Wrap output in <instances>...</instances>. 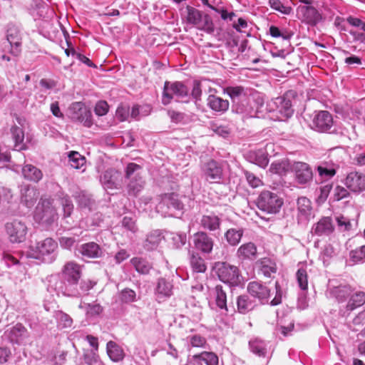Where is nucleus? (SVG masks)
Returning a JSON list of instances; mask_svg holds the SVG:
<instances>
[{
  "instance_id": "nucleus-42",
  "label": "nucleus",
  "mask_w": 365,
  "mask_h": 365,
  "mask_svg": "<svg viewBox=\"0 0 365 365\" xmlns=\"http://www.w3.org/2000/svg\"><path fill=\"white\" fill-rule=\"evenodd\" d=\"M11 133L14 141V148L16 150H26L27 148L24 143V133L21 128L17 125H13L11 128Z\"/></svg>"
},
{
  "instance_id": "nucleus-56",
  "label": "nucleus",
  "mask_w": 365,
  "mask_h": 365,
  "mask_svg": "<svg viewBox=\"0 0 365 365\" xmlns=\"http://www.w3.org/2000/svg\"><path fill=\"white\" fill-rule=\"evenodd\" d=\"M197 29L209 34H213L215 32V25L211 16L205 14Z\"/></svg>"
},
{
  "instance_id": "nucleus-48",
  "label": "nucleus",
  "mask_w": 365,
  "mask_h": 365,
  "mask_svg": "<svg viewBox=\"0 0 365 365\" xmlns=\"http://www.w3.org/2000/svg\"><path fill=\"white\" fill-rule=\"evenodd\" d=\"M130 262L135 270L142 274H148L152 269L151 264L141 257H133Z\"/></svg>"
},
{
  "instance_id": "nucleus-11",
  "label": "nucleus",
  "mask_w": 365,
  "mask_h": 365,
  "mask_svg": "<svg viewBox=\"0 0 365 365\" xmlns=\"http://www.w3.org/2000/svg\"><path fill=\"white\" fill-rule=\"evenodd\" d=\"M6 36L11 47L10 53L14 56H18L21 51L22 40L19 26L12 22L9 23L6 26Z\"/></svg>"
},
{
  "instance_id": "nucleus-58",
  "label": "nucleus",
  "mask_w": 365,
  "mask_h": 365,
  "mask_svg": "<svg viewBox=\"0 0 365 365\" xmlns=\"http://www.w3.org/2000/svg\"><path fill=\"white\" fill-rule=\"evenodd\" d=\"M69 163L75 169L81 168L86 163V158L78 152L72 151L68 155Z\"/></svg>"
},
{
  "instance_id": "nucleus-22",
  "label": "nucleus",
  "mask_w": 365,
  "mask_h": 365,
  "mask_svg": "<svg viewBox=\"0 0 365 365\" xmlns=\"http://www.w3.org/2000/svg\"><path fill=\"white\" fill-rule=\"evenodd\" d=\"M4 334L11 343L19 344L28 336V331L22 324L17 323L14 327L6 329Z\"/></svg>"
},
{
  "instance_id": "nucleus-8",
  "label": "nucleus",
  "mask_w": 365,
  "mask_h": 365,
  "mask_svg": "<svg viewBox=\"0 0 365 365\" xmlns=\"http://www.w3.org/2000/svg\"><path fill=\"white\" fill-rule=\"evenodd\" d=\"M283 204L278 195L269 190L261 192L257 199V206L261 211L267 214H276Z\"/></svg>"
},
{
  "instance_id": "nucleus-32",
  "label": "nucleus",
  "mask_w": 365,
  "mask_h": 365,
  "mask_svg": "<svg viewBox=\"0 0 365 365\" xmlns=\"http://www.w3.org/2000/svg\"><path fill=\"white\" fill-rule=\"evenodd\" d=\"M237 310L240 314H246L252 311L256 307L257 303L250 294H241L236 299Z\"/></svg>"
},
{
  "instance_id": "nucleus-16",
  "label": "nucleus",
  "mask_w": 365,
  "mask_h": 365,
  "mask_svg": "<svg viewBox=\"0 0 365 365\" xmlns=\"http://www.w3.org/2000/svg\"><path fill=\"white\" fill-rule=\"evenodd\" d=\"M332 126L333 118L329 111L320 110L314 115L312 119V128L317 132H329Z\"/></svg>"
},
{
  "instance_id": "nucleus-37",
  "label": "nucleus",
  "mask_w": 365,
  "mask_h": 365,
  "mask_svg": "<svg viewBox=\"0 0 365 365\" xmlns=\"http://www.w3.org/2000/svg\"><path fill=\"white\" fill-rule=\"evenodd\" d=\"M24 178L34 182H39L43 178L42 171L31 164H26L22 168L21 170Z\"/></svg>"
},
{
  "instance_id": "nucleus-33",
  "label": "nucleus",
  "mask_w": 365,
  "mask_h": 365,
  "mask_svg": "<svg viewBox=\"0 0 365 365\" xmlns=\"http://www.w3.org/2000/svg\"><path fill=\"white\" fill-rule=\"evenodd\" d=\"M222 220L214 213L203 215L200 220V227L210 232H215L220 228Z\"/></svg>"
},
{
  "instance_id": "nucleus-1",
  "label": "nucleus",
  "mask_w": 365,
  "mask_h": 365,
  "mask_svg": "<svg viewBox=\"0 0 365 365\" xmlns=\"http://www.w3.org/2000/svg\"><path fill=\"white\" fill-rule=\"evenodd\" d=\"M83 265L74 260L66 262L61 268V279L55 283V289L64 296L78 297L91 289L96 282L81 280Z\"/></svg>"
},
{
  "instance_id": "nucleus-30",
  "label": "nucleus",
  "mask_w": 365,
  "mask_h": 365,
  "mask_svg": "<svg viewBox=\"0 0 365 365\" xmlns=\"http://www.w3.org/2000/svg\"><path fill=\"white\" fill-rule=\"evenodd\" d=\"M185 313L187 317L194 322H198L202 317V307L194 297H190L186 301Z\"/></svg>"
},
{
  "instance_id": "nucleus-6",
  "label": "nucleus",
  "mask_w": 365,
  "mask_h": 365,
  "mask_svg": "<svg viewBox=\"0 0 365 365\" xmlns=\"http://www.w3.org/2000/svg\"><path fill=\"white\" fill-rule=\"evenodd\" d=\"M188 97L189 89L182 81L165 82L162 94V103L164 106L170 103L174 98L180 101Z\"/></svg>"
},
{
  "instance_id": "nucleus-36",
  "label": "nucleus",
  "mask_w": 365,
  "mask_h": 365,
  "mask_svg": "<svg viewBox=\"0 0 365 365\" xmlns=\"http://www.w3.org/2000/svg\"><path fill=\"white\" fill-rule=\"evenodd\" d=\"M194 363L198 365H218L219 357L212 351H202L200 354L192 356Z\"/></svg>"
},
{
  "instance_id": "nucleus-7",
  "label": "nucleus",
  "mask_w": 365,
  "mask_h": 365,
  "mask_svg": "<svg viewBox=\"0 0 365 365\" xmlns=\"http://www.w3.org/2000/svg\"><path fill=\"white\" fill-rule=\"evenodd\" d=\"M34 218L39 224L51 225L57 220L58 213L50 200L41 199L36 207Z\"/></svg>"
},
{
  "instance_id": "nucleus-29",
  "label": "nucleus",
  "mask_w": 365,
  "mask_h": 365,
  "mask_svg": "<svg viewBox=\"0 0 365 365\" xmlns=\"http://www.w3.org/2000/svg\"><path fill=\"white\" fill-rule=\"evenodd\" d=\"M207 105L212 111L219 114L225 113L230 107V103L227 100L213 94L208 96Z\"/></svg>"
},
{
  "instance_id": "nucleus-26",
  "label": "nucleus",
  "mask_w": 365,
  "mask_h": 365,
  "mask_svg": "<svg viewBox=\"0 0 365 365\" xmlns=\"http://www.w3.org/2000/svg\"><path fill=\"white\" fill-rule=\"evenodd\" d=\"M38 196L39 192L35 187L25 185L21 188V202L27 207H32Z\"/></svg>"
},
{
  "instance_id": "nucleus-19",
  "label": "nucleus",
  "mask_w": 365,
  "mask_h": 365,
  "mask_svg": "<svg viewBox=\"0 0 365 365\" xmlns=\"http://www.w3.org/2000/svg\"><path fill=\"white\" fill-rule=\"evenodd\" d=\"M193 244L197 251L203 254H210L213 249L214 240L207 232L200 231L194 234Z\"/></svg>"
},
{
  "instance_id": "nucleus-45",
  "label": "nucleus",
  "mask_w": 365,
  "mask_h": 365,
  "mask_svg": "<svg viewBox=\"0 0 365 365\" xmlns=\"http://www.w3.org/2000/svg\"><path fill=\"white\" fill-rule=\"evenodd\" d=\"M215 304L217 307L226 312L228 311L227 306V294L222 285L218 284L214 289Z\"/></svg>"
},
{
  "instance_id": "nucleus-10",
  "label": "nucleus",
  "mask_w": 365,
  "mask_h": 365,
  "mask_svg": "<svg viewBox=\"0 0 365 365\" xmlns=\"http://www.w3.org/2000/svg\"><path fill=\"white\" fill-rule=\"evenodd\" d=\"M70 118L74 122L82 123L86 128L93 125L92 113L82 103L75 102L69 108Z\"/></svg>"
},
{
  "instance_id": "nucleus-12",
  "label": "nucleus",
  "mask_w": 365,
  "mask_h": 365,
  "mask_svg": "<svg viewBox=\"0 0 365 365\" xmlns=\"http://www.w3.org/2000/svg\"><path fill=\"white\" fill-rule=\"evenodd\" d=\"M297 96V93L295 91L289 90L285 92L282 96L276 98L275 103L277 110L284 118H289L293 115L292 103Z\"/></svg>"
},
{
  "instance_id": "nucleus-43",
  "label": "nucleus",
  "mask_w": 365,
  "mask_h": 365,
  "mask_svg": "<svg viewBox=\"0 0 365 365\" xmlns=\"http://www.w3.org/2000/svg\"><path fill=\"white\" fill-rule=\"evenodd\" d=\"M58 197L60 205L63 209V218L71 217L73 212L74 205L70 196L63 192H61L58 194Z\"/></svg>"
},
{
  "instance_id": "nucleus-20",
  "label": "nucleus",
  "mask_w": 365,
  "mask_h": 365,
  "mask_svg": "<svg viewBox=\"0 0 365 365\" xmlns=\"http://www.w3.org/2000/svg\"><path fill=\"white\" fill-rule=\"evenodd\" d=\"M297 222L299 224H307L310 220L312 213V202L306 197L297 199Z\"/></svg>"
},
{
  "instance_id": "nucleus-39",
  "label": "nucleus",
  "mask_w": 365,
  "mask_h": 365,
  "mask_svg": "<svg viewBox=\"0 0 365 365\" xmlns=\"http://www.w3.org/2000/svg\"><path fill=\"white\" fill-rule=\"evenodd\" d=\"M339 168L334 163L329 162H322L317 166V171L322 180H327L334 177L336 173V170Z\"/></svg>"
},
{
  "instance_id": "nucleus-15",
  "label": "nucleus",
  "mask_w": 365,
  "mask_h": 365,
  "mask_svg": "<svg viewBox=\"0 0 365 365\" xmlns=\"http://www.w3.org/2000/svg\"><path fill=\"white\" fill-rule=\"evenodd\" d=\"M174 284L173 279L160 277L157 279L154 289L156 300L162 302L173 295Z\"/></svg>"
},
{
  "instance_id": "nucleus-64",
  "label": "nucleus",
  "mask_w": 365,
  "mask_h": 365,
  "mask_svg": "<svg viewBox=\"0 0 365 365\" xmlns=\"http://www.w3.org/2000/svg\"><path fill=\"white\" fill-rule=\"evenodd\" d=\"M269 4L272 9L284 14H289L292 11L291 7L284 6L280 0H269Z\"/></svg>"
},
{
  "instance_id": "nucleus-4",
  "label": "nucleus",
  "mask_w": 365,
  "mask_h": 365,
  "mask_svg": "<svg viewBox=\"0 0 365 365\" xmlns=\"http://www.w3.org/2000/svg\"><path fill=\"white\" fill-rule=\"evenodd\" d=\"M215 273L218 279L230 287H236L241 285L243 277L240 269L225 262H218L215 266Z\"/></svg>"
},
{
  "instance_id": "nucleus-52",
  "label": "nucleus",
  "mask_w": 365,
  "mask_h": 365,
  "mask_svg": "<svg viewBox=\"0 0 365 365\" xmlns=\"http://www.w3.org/2000/svg\"><path fill=\"white\" fill-rule=\"evenodd\" d=\"M289 168L287 160H282L273 162L269 167V172L279 175H285Z\"/></svg>"
},
{
  "instance_id": "nucleus-17",
  "label": "nucleus",
  "mask_w": 365,
  "mask_h": 365,
  "mask_svg": "<svg viewBox=\"0 0 365 365\" xmlns=\"http://www.w3.org/2000/svg\"><path fill=\"white\" fill-rule=\"evenodd\" d=\"M344 183L350 192L359 194L365 190V175L356 171L351 172L346 175Z\"/></svg>"
},
{
  "instance_id": "nucleus-9",
  "label": "nucleus",
  "mask_w": 365,
  "mask_h": 365,
  "mask_svg": "<svg viewBox=\"0 0 365 365\" xmlns=\"http://www.w3.org/2000/svg\"><path fill=\"white\" fill-rule=\"evenodd\" d=\"M159 202L156 205L158 212L164 216L173 215V210H182L184 208V204L180 200L177 193H164L159 196Z\"/></svg>"
},
{
  "instance_id": "nucleus-41",
  "label": "nucleus",
  "mask_w": 365,
  "mask_h": 365,
  "mask_svg": "<svg viewBox=\"0 0 365 365\" xmlns=\"http://www.w3.org/2000/svg\"><path fill=\"white\" fill-rule=\"evenodd\" d=\"M257 264L259 265L260 272L266 277H271L272 274H275L277 272V264L270 258H262L257 262Z\"/></svg>"
},
{
  "instance_id": "nucleus-61",
  "label": "nucleus",
  "mask_w": 365,
  "mask_h": 365,
  "mask_svg": "<svg viewBox=\"0 0 365 365\" xmlns=\"http://www.w3.org/2000/svg\"><path fill=\"white\" fill-rule=\"evenodd\" d=\"M170 240L175 248L179 249L185 245L187 241L186 234L172 232L170 233Z\"/></svg>"
},
{
  "instance_id": "nucleus-62",
  "label": "nucleus",
  "mask_w": 365,
  "mask_h": 365,
  "mask_svg": "<svg viewBox=\"0 0 365 365\" xmlns=\"http://www.w3.org/2000/svg\"><path fill=\"white\" fill-rule=\"evenodd\" d=\"M336 222L337 224L338 230L341 232L349 231L351 230L352 225L350 220L343 215L336 216Z\"/></svg>"
},
{
  "instance_id": "nucleus-60",
  "label": "nucleus",
  "mask_w": 365,
  "mask_h": 365,
  "mask_svg": "<svg viewBox=\"0 0 365 365\" xmlns=\"http://www.w3.org/2000/svg\"><path fill=\"white\" fill-rule=\"evenodd\" d=\"M119 299L121 302L128 304L137 300L136 293L130 288H125L119 293Z\"/></svg>"
},
{
  "instance_id": "nucleus-54",
  "label": "nucleus",
  "mask_w": 365,
  "mask_h": 365,
  "mask_svg": "<svg viewBox=\"0 0 365 365\" xmlns=\"http://www.w3.org/2000/svg\"><path fill=\"white\" fill-rule=\"evenodd\" d=\"M117 175L118 172L115 170L108 169L104 172L101 181L108 188L116 187Z\"/></svg>"
},
{
  "instance_id": "nucleus-3",
  "label": "nucleus",
  "mask_w": 365,
  "mask_h": 365,
  "mask_svg": "<svg viewBox=\"0 0 365 365\" xmlns=\"http://www.w3.org/2000/svg\"><path fill=\"white\" fill-rule=\"evenodd\" d=\"M225 161L210 159L200 165L201 178L209 183H221L225 179Z\"/></svg>"
},
{
  "instance_id": "nucleus-31",
  "label": "nucleus",
  "mask_w": 365,
  "mask_h": 365,
  "mask_svg": "<svg viewBox=\"0 0 365 365\" xmlns=\"http://www.w3.org/2000/svg\"><path fill=\"white\" fill-rule=\"evenodd\" d=\"M237 257L242 261H253L257 257V248L253 242L242 244L237 251Z\"/></svg>"
},
{
  "instance_id": "nucleus-21",
  "label": "nucleus",
  "mask_w": 365,
  "mask_h": 365,
  "mask_svg": "<svg viewBox=\"0 0 365 365\" xmlns=\"http://www.w3.org/2000/svg\"><path fill=\"white\" fill-rule=\"evenodd\" d=\"M298 11L302 14L304 21L309 26H316L323 19L322 14L312 6H299Z\"/></svg>"
},
{
  "instance_id": "nucleus-50",
  "label": "nucleus",
  "mask_w": 365,
  "mask_h": 365,
  "mask_svg": "<svg viewBox=\"0 0 365 365\" xmlns=\"http://www.w3.org/2000/svg\"><path fill=\"white\" fill-rule=\"evenodd\" d=\"M243 235V230L241 229L231 228L225 234L227 242L232 246L237 245Z\"/></svg>"
},
{
  "instance_id": "nucleus-53",
  "label": "nucleus",
  "mask_w": 365,
  "mask_h": 365,
  "mask_svg": "<svg viewBox=\"0 0 365 365\" xmlns=\"http://www.w3.org/2000/svg\"><path fill=\"white\" fill-rule=\"evenodd\" d=\"M349 259L354 264H363L365 262V245L359 246L349 252Z\"/></svg>"
},
{
  "instance_id": "nucleus-51",
  "label": "nucleus",
  "mask_w": 365,
  "mask_h": 365,
  "mask_svg": "<svg viewBox=\"0 0 365 365\" xmlns=\"http://www.w3.org/2000/svg\"><path fill=\"white\" fill-rule=\"evenodd\" d=\"M188 349L192 347L205 348L207 345L205 337L200 334L189 335L186 337Z\"/></svg>"
},
{
  "instance_id": "nucleus-13",
  "label": "nucleus",
  "mask_w": 365,
  "mask_h": 365,
  "mask_svg": "<svg viewBox=\"0 0 365 365\" xmlns=\"http://www.w3.org/2000/svg\"><path fill=\"white\" fill-rule=\"evenodd\" d=\"M292 170L294 173V180L298 184L305 186L312 181V170L307 163L294 162L292 166Z\"/></svg>"
},
{
  "instance_id": "nucleus-63",
  "label": "nucleus",
  "mask_w": 365,
  "mask_h": 365,
  "mask_svg": "<svg viewBox=\"0 0 365 365\" xmlns=\"http://www.w3.org/2000/svg\"><path fill=\"white\" fill-rule=\"evenodd\" d=\"M350 191L346 187L337 185L334 190V199L336 201H339L343 199H346L350 197Z\"/></svg>"
},
{
  "instance_id": "nucleus-38",
  "label": "nucleus",
  "mask_w": 365,
  "mask_h": 365,
  "mask_svg": "<svg viewBox=\"0 0 365 365\" xmlns=\"http://www.w3.org/2000/svg\"><path fill=\"white\" fill-rule=\"evenodd\" d=\"M78 206L81 209H88L91 210L95 205V200L92 198V196L83 190L76 192L73 195Z\"/></svg>"
},
{
  "instance_id": "nucleus-55",
  "label": "nucleus",
  "mask_w": 365,
  "mask_h": 365,
  "mask_svg": "<svg viewBox=\"0 0 365 365\" xmlns=\"http://www.w3.org/2000/svg\"><path fill=\"white\" fill-rule=\"evenodd\" d=\"M226 92L232 99V103L247 96L245 89L242 86L227 87Z\"/></svg>"
},
{
  "instance_id": "nucleus-18",
  "label": "nucleus",
  "mask_w": 365,
  "mask_h": 365,
  "mask_svg": "<svg viewBox=\"0 0 365 365\" xmlns=\"http://www.w3.org/2000/svg\"><path fill=\"white\" fill-rule=\"evenodd\" d=\"M248 293L258 299L261 304H267L270 297V289L261 282L252 281L249 282L247 287Z\"/></svg>"
},
{
  "instance_id": "nucleus-25",
  "label": "nucleus",
  "mask_w": 365,
  "mask_h": 365,
  "mask_svg": "<svg viewBox=\"0 0 365 365\" xmlns=\"http://www.w3.org/2000/svg\"><path fill=\"white\" fill-rule=\"evenodd\" d=\"M245 158L250 163L264 168L269 163L268 153L265 149L249 150L245 155Z\"/></svg>"
},
{
  "instance_id": "nucleus-46",
  "label": "nucleus",
  "mask_w": 365,
  "mask_h": 365,
  "mask_svg": "<svg viewBox=\"0 0 365 365\" xmlns=\"http://www.w3.org/2000/svg\"><path fill=\"white\" fill-rule=\"evenodd\" d=\"M53 317L56 320L58 329H63L71 327L73 319L68 314L61 310H58L54 312Z\"/></svg>"
},
{
  "instance_id": "nucleus-49",
  "label": "nucleus",
  "mask_w": 365,
  "mask_h": 365,
  "mask_svg": "<svg viewBox=\"0 0 365 365\" xmlns=\"http://www.w3.org/2000/svg\"><path fill=\"white\" fill-rule=\"evenodd\" d=\"M350 296L351 297L346 304V309L349 311H353L365 303V292H356Z\"/></svg>"
},
{
  "instance_id": "nucleus-28",
  "label": "nucleus",
  "mask_w": 365,
  "mask_h": 365,
  "mask_svg": "<svg viewBox=\"0 0 365 365\" xmlns=\"http://www.w3.org/2000/svg\"><path fill=\"white\" fill-rule=\"evenodd\" d=\"M248 346L252 354L262 358L267 357L269 351V343L259 337L251 339Z\"/></svg>"
},
{
  "instance_id": "nucleus-14",
  "label": "nucleus",
  "mask_w": 365,
  "mask_h": 365,
  "mask_svg": "<svg viewBox=\"0 0 365 365\" xmlns=\"http://www.w3.org/2000/svg\"><path fill=\"white\" fill-rule=\"evenodd\" d=\"M6 233L12 243H21L26 240L27 227L21 221L14 220L6 225Z\"/></svg>"
},
{
  "instance_id": "nucleus-47",
  "label": "nucleus",
  "mask_w": 365,
  "mask_h": 365,
  "mask_svg": "<svg viewBox=\"0 0 365 365\" xmlns=\"http://www.w3.org/2000/svg\"><path fill=\"white\" fill-rule=\"evenodd\" d=\"M186 9L187 12L186 16L187 22L197 28L205 14L190 6H187Z\"/></svg>"
},
{
  "instance_id": "nucleus-2",
  "label": "nucleus",
  "mask_w": 365,
  "mask_h": 365,
  "mask_svg": "<svg viewBox=\"0 0 365 365\" xmlns=\"http://www.w3.org/2000/svg\"><path fill=\"white\" fill-rule=\"evenodd\" d=\"M58 243L51 237H47L30 247L29 257L44 263H52L57 257Z\"/></svg>"
},
{
  "instance_id": "nucleus-24",
  "label": "nucleus",
  "mask_w": 365,
  "mask_h": 365,
  "mask_svg": "<svg viewBox=\"0 0 365 365\" xmlns=\"http://www.w3.org/2000/svg\"><path fill=\"white\" fill-rule=\"evenodd\" d=\"M77 250L79 254L86 258H101L103 256V249L94 242L82 244L77 248Z\"/></svg>"
},
{
  "instance_id": "nucleus-35",
  "label": "nucleus",
  "mask_w": 365,
  "mask_h": 365,
  "mask_svg": "<svg viewBox=\"0 0 365 365\" xmlns=\"http://www.w3.org/2000/svg\"><path fill=\"white\" fill-rule=\"evenodd\" d=\"M106 352L110 359L113 362L122 361L125 356L123 349L114 341L107 342Z\"/></svg>"
},
{
  "instance_id": "nucleus-40",
  "label": "nucleus",
  "mask_w": 365,
  "mask_h": 365,
  "mask_svg": "<svg viewBox=\"0 0 365 365\" xmlns=\"http://www.w3.org/2000/svg\"><path fill=\"white\" fill-rule=\"evenodd\" d=\"M352 289L349 285H339L330 288V295L339 302H344L351 294Z\"/></svg>"
},
{
  "instance_id": "nucleus-44",
  "label": "nucleus",
  "mask_w": 365,
  "mask_h": 365,
  "mask_svg": "<svg viewBox=\"0 0 365 365\" xmlns=\"http://www.w3.org/2000/svg\"><path fill=\"white\" fill-rule=\"evenodd\" d=\"M190 264L195 272L203 273L207 270L204 259L197 252H190Z\"/></svg>"
},
{
  "instance_id": "nucleus-34",
  "label": "nucleus",
  "mask_w": 365,
  "mask_h": 365,
  "mask_svg": "<svg viewBox=\"0 0 365 365\" xmlns=\"http://www.w3.org/2000/svg\"><path fill=\"white\" fill-rule=\"evenodd\" d=\"M163 239L164 235L162 230H152L147 235L143 242V247L148 251L153 250L158 247Z\"/></svg>"
},
{
  "instance_id": "nucleus-5",
  "label": "nucleus",
  "mask_w": 365,
  "mask_h": 365,
  "mask_svg": "<svg viewBox=\"0 0 365 365\" xmlns=\"http://www.w3.org/2000/svg\"><path fill=\"white\" fill-rule=\"evenodd\" d=\"M141 168L140 165L134 163H130L126 166L125 178L128 180L126 188L130 196H137L144 188L145 182L140 175Z\"/></svg>"
},
{
  "instance_id": "nucleus-27",
  "label": "nucleus",
  "mask_w": 365,
  "mask_h": 365,
  "mask_svg": "<svg viewBox=\"0 0 365 365\" xmlns=\"http://www.w3.org/2000/svg\"><path fill=\"white\" fill-rule=\"evenodd\" d=\"M232 110L236 113L243 115L246 118L255 117L257 114L247 96L232 103Z\"/></svg>"
},
{
  "instance_id": "nucleus-59",
  "label": "nucleus",
  "mask_w": 365,
  "mask_h": 365,
  "mask_svg": "<svg viewBox=\"0 0 365 365\" xmlns=\"http://www.w3.org/2000/svg\"><path fill=\"white\" fill-rule=\"evenodd\" d=\"M297 280L299 287L302 290H307L308 289V274L305 267L298 269L296 273Z\"/></svg>"
},
{
  "instance_id": "nucleus-23",
  "label": "nucleus",
  "mask_w": 365,
  "mask_h": 365,
  "mask_svg": "<svg viewBox=\"0 0 365 365\" xmlns=\"http://www.w3.org/2000/svg\"><path fill=\"white\" fill-rule=\"evenodd\" d=\"M334 231L331 218L330 217H324L321 218L317 223L313 225L312 227V233L317 236H328Z\"/></svg>"
},
{
  "instance_id": "nucleus-57",
  "label": "nucleus",
  "mask_w": 365,
  "mask_h": 365,
  "mask_svg": "<svg viewBox=\"0 0 365 365\" xmlns=\"http://www.w3.org/2000/svg\"><path fill=\"white\" fill-rule=\"evenodd\" d=\"M269 34L274 38H282L284 40H289L293 33L287 29H279L276 26H271L269 29Z\"/></svg>"
}]
</instances>
